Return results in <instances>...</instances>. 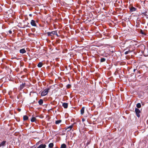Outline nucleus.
Listing matches in <instances>:
<instances>
[{
    "label": "nucleus",
    "instance_id": "nucleus-1",
    "mask_svg": "<svg viewBox=\"0 0 148 148\" xmlns=\"http://www.w3.org/2000/svg\"><path fill=\"white\" fill-rule=\"evenodd\" d=\"M50 88H47L44 89L41 92V96H44L48 94Z\"/></svg>",
    "mask_w": 148,
    "mask_h": 148
},
{
    "label": "nucleus",
    "instance_id": "nucleus-2",
    "mask_svg": "<svg viewBox=\"0 0 148 148\" xmlns=\"http://www.w3.org/2000/svg\"><path fill=\"white\" fill-rule=\"evenodd\" d=\"M73 124L72 125L68 127L67 128H65V130H66L67 132H69V131H71V130L73 132V129H72V128L73 127Z\"/></svg>",
    "mask_w": 148,
    "mask_h": 148
},
{
    "label": "nucleus",
    "instance_id": "nucleus-3",
    "mask_svg": "<svg viewBox=\"0 0 148 148\" xmlns=\"http://www.w3.org/2000/svg\"><path fill=\"white\" fill-rule=\"evenodd\" d=\"M135 112L136 113L137 116L139 117L140 116V110L137 108H136L135 109Z\"/></svg>",
    "mask_w": 148,
    "mask_h": 148
},
{
    "label": "nucleus",
    "instance_id": "nucleus-4",
    "mask_svg": "<svg viewBox=\"0 0 148 148\" xmlns=\"http://www.w3.org/2000/svg\"><path fill=\"white\" fill-rule=\"evenodd\" d=\"M30 24L33 26L37 27V25L36 24V21L34 20H31Z\"/></svg>",
    "mask_w": 148,
    "mask_h": 148
},
{
    "label": "nucleus",
    "instance_id": "nucleus-5",
    "mask_svg": "<svg viewBox=\"0 0 148 148\" xmlns=\"http://www.w3.org/2000/svg\"><path fill=\"white\" fill-rule=\"evenodd\" d=\"M25 86V83H23L20 85V86L18 88L19 90H22L24 88Z\"/></svg>",
    "mask_w": 148,
    "mask_h": 148
},
{
    "label": "nucleus",
    "instance_id": "nucleus-6",
    "mask_svg": "<svg viewBox=\"0 0 148 148\" xmlns=\"http://www.w3.org/2000/svg\"><path fill=\"white\" fill-rule=\"evenodd\" d=\"M46 145L45 144H41L37 148H45Z\"/></svg>",
    "mask_w": 148,
    "mask_h": 148
},
{
    "label": "nucleus",
    "instance_id": "nucleus-7",
    "mask_svg": "<svg viewBox=\"0 0 148 148\" xmlns=\"http://www.w3.org/2000/svg\"><path fill=\"white\" fill-rule=\"evenodd\" d=\"M20 52L21 53H24L26 52V51L24 49H22L20 50Z\"/></svg>",
    "mask_w": 148,
    "mask_h": 148
},
{
    "label": "nucleus",
    "instance_id": "nucleus-8",
    "mask_svg": "<svg viewBox=\"0 0 148 148\" xmlns=\"http://www.w3.org/2000/svg\"><path fill=\"white\" fill-rule=\"evenodd\" d=\"M62 106L65 108H67L68 107V104L67 103H64L62 104Z\"/></svg>",
    "mask_w": 148,
    "mask_h": 148
},
{
    "label": "nucleus",
    "instance_id": "nucleus-9",
    "mask_svg": "<svg viewBox=\"0 0 148 148\" xmlns=\"http://www.w3.org/2000/svg\"><path fill=\"white\" fill-rule=\"evenodd\" d=\"M28 117L27 115H24L23 116V120L24 121H26L28 120Z\"/></svg>",
    "mask_w": 148,
    "mask_h": 148
},
{
    "label": "nucleus",
    "instance_id": "nucleus-10",
    "mask_svg": "<svg viewBox=\"0 0 148 148\" xmlns=\"http://www.w3.org/2000/svg\"><path fill=\"white\" fill-rule=\"evenodd\" d=\"M136 8L132 7L130 8V11L132 12L135 11L136 10Z\"/></svg>",
    "mask_w": 148,
    "mask_h": 148
},
{
    "label": "nucleus",
    "instance_id": "nucleus-11",
    "mask_svg": "<svg viewBox=\"0 0 148 148\" xmlns=\"http://www.w3.org/2000/svg\"><path fill=\"white\" fill-rule=\"evenodd\" d=\"M43 101L42 99H40L38 101V103L40 105H42L43 103Z\"/></svg>",
    "mask_w": 148,
    "mask_h": 148
},
{
    "label": "nucleus",
    "instance_id": "nucleus-12",
    "mask_svg": "<svg viewBox=\"0 0 148 148\" xmlns=\"http://www.w3.org/2000/svg\"><path fill=\"white\" fill-rule=\"evenodd\" d=\"M36 120V118L35 117H33L31 119V121L32 122H35Z\"/></svg>",
    "mask_w": 148,
    "mask_h": 148
},
{
    "label": "nucleus",
    "instance_id": "nucleus-13",
    "mask_svg": "<svg viewBox=\"0 0 148 148\" xmlns=\"http://www.w3.org/2000/svg\"><path fill=\"white\" fill-rule=\"evenodd\" d=\"M84 107H82L81 110V114H83L84 112Z\"/></svg>",
    "mask_w": 148,
    "mask_h": 148
},
{
    "label": "nucleus",
    "instance_id": "nucleus-14",
    "mask_svg": "<svg viewBox=\"0 0 148 148\" xmlns=\"http://www.w3.org/2000/svg\"><path fill=\"white\" fill-rule=\"evenodd\" d=\"M42 65V63L41 62H40L38 64L37 66L38 67H41Z\"/></svg>",
    "mask_w": 148,
    "mask_h": 148
},
{
    "label": "nucleus",
    "instance_id": "nucleus-15",
    "mask_svg": "<svg viewBox=\"0 0 148 148\" xmlns=\"http://www.w3.org/2000/svg\"><path fill=\"white\" fill-rule=\"evenodd\" d=\"M66 145L65 144H62L61 146V147L60 148H66Z\"/></svg>",
    "mask_w": 148,
    "mask_h": 148
},
{
    "label": "nucleus",
    "instance_id": "nucleus-16",
    "mask_svg": "<svg viewBox=\"0 0 148 148\" xmlns=\"http://www.w3.org/2000/svg\"><path fill=\"white\" fill-rule=\"evenodd\" d=\"M53 143H50L49 145V147L50 148H52L53 146Z\"/></svg>",
    "mask_w": 148,
    "mask_h": 148
},
{
    "label": "nucleus",
    "instance_id": "nucleus-17",
    "mask_svg": "<svg viewBox=\"0 0 148 148\" xmlns=\"http://www.w3.org/2000/svg\"><path fill=\"white\" fill-rule=\"evenodd\" d=\"M61 122H62L61 120H57L55 121V124H58L59 123H61Z\"/></svg>",
    "mask_w": 148,
    "mask_h": 148
},
{
    "label": "nucleus",
    "instance_id": "nucleus-18",
    "mask_svg": "<svg viewBox=\"0 0 148 148\" xmlns=\"http://www.w3.org/2000/svg\"><path fill=\"white\" fill-rule=\"evenodd\" d=\"M47 34L48 36H53V35H52V34H51V32H48L47 33Z\"/></svg>",
    "mask_w": 148,
    "mask_h": 148
},
{
    "label": "nucleus",
    "instance_id": "nucleus-19",
    "mask_svg": "<svg viewBox=\"0 0 148 148\" xmlns=\"http://www.w3.org/2000/svg\"><path fill=\"white\" fill-rule=\"evenodd\" d=\"M6 143V141H4V140L0 144L1 145V146H4L5 145V144Z\"/></svg>",
    "mask_w": 148,
    "mask_h": 148
},
{
    "label": "nucleus",
    "instance_id": "nucleus-20",
    "mask_svg": "<svg viewBox=\"0 0 148 148\" xmlns=\"http://www.w3.org/2000/svg\"><path fill=\"white\" fill-rule=\"evenodd\" d=\"M106 59L104 58H101L100 60V62H103L105 61Z\"/></svg>",
    "mask_w": 148,
    "mask_h": 148
},
{
    "label": "nucleus",
    "instance_id": "nucleus-21",
    "mask_svg": "<svg viewBox=\"0 0 148 148\" xmlns=\"http://www.w3.org/2000/svg\"><path fill=\"white\" fill-rule=\"evenodd\" d=\"M136 107L138 108H139L141 107V105L140 103H138L136 104Z\"/></svg>",
    "mask_w": 148,
    "mask_h": 148
},
{
    "label": "nucleus",
    "instance_id": "nucleus-22",
    "mask_svg": "<svg viewBox=\"0 0 148 148\" xmlns=\"http://www.w3.org/2000/svg\"><path fill=\"white\" fill-rule=\"evenodd\" d=\"M56 31H53L51 32V33L52 34V35H55V34H56Z\"/></svg>",
    "mask_w": 148,
    "mask_h": 148
},
{
    "label": "nucleus",
    "instance_id": "nucleus-23",
    "mask_svg": "<svg viewBox=\"0 0 148 148\" xmlns=\"http://www.w3.org/2000/svg\"><path fill=\"white\" fill-rule=\"evenodd\" d=\"M131 52V51L129 49V50L128 51H126L125 52V55H127L129 53Z\"/></svg>",
    "mask_w": 148,
    "mask_h": 148
},
{
    "label": "nucleus",
    "instance_id": "nucleus-24",
    "mask_svg": "<svg viewBox=\"0 0 148 148\" xmlns=\"http://www.w3.org/2000/svg\"><path fill=\"white\" fill-rule=\"evenodd\" d=\"M29 25V23H27V25H25L24 26H25V27H30V26L29 25Z\"/></svg>",
    "mask_w": 148,
    "mask_h": 148
},
{
    "label": "nucleus",
    "instance_id": "nucleus-25",
    "mask_svg": "<svg viewBox=\"0 0 148 148\" xmlns=\"http://www.w3.org/2000/svg\"><path fill=\"white\" fill-rule=\"evenodd\" d=\"M71 86V85L70 84H68L67 86L66 87L67 88H70Z\"/></svg>",
    "mask_w": 148,
    "mask_h": 148
},
{
    "label": "nucleus",
    "instance_id": "nucleus-26",
    "mask_svg": "<svg viewBox=\"0 0 148 148\" xmlns=\"http://www.w3.org/2000/svg\"><path fill=\"white\" fill-rule=\"evenodd\" d=\"M146 13H147V12H144L143 13H142V14H143V15H144V16H148V15H147L146 14Z\"/></svg>",
    "mask_w": 148,
    "mask_h": 148
},
{
    "label": "nucleus",
    "instance_id": "nucleus-27",
    "mask_svg": "<svg viewBox=\"0 0 148 148\" xmlns=\"http://www.w3.org/2000/svg\"><path fill=\"white\" fill-rule=\"evenodd\" d=\"M8 32L10 34H11L12 33V31L11 30H9L8 31Z\"/></svg>",
    "mask_w": 148,
    "mask_h": 148
},
{
    "label": "nucleus",
    "instance_id": "nucleus-28",
    "mask_svg": "<svg viewBox=\"0 0 148 148\" xmlns=\"http://www.w3.org/2000/svg\"><path fill=\"white\" fill-rule=\"evenodd\" d=\"M140 32L142 34H145L143 32V31H142V30H140Z\"/></svg>",
    "mask_w": 148,
    "mask_h": 148
},
{
    "label": "nucleus",
    "instance_id": "nucleus-29",
    "mask_svg": "<svg viewBox=\"0 0 148 148\" xmlns=\"http://www.w3.org/2000/svg\"><path fill=\"white\" fill-rule=\"evenodd\" d=\"M39 143H41V141H39L38 142V143H37L36 144L37 145H38V144Z\"/></svg>",
    "mask_w": 148,
    "mask_h": 148
},
{
    "label": "nucleus",
    "instance_id": "nucleus-30",
    "mask_svg": "<svg viewBox=\"0 0 148 148\" xmlns=\"http://www.w3.org/2000/svg\"><path fill=\"white\" fill-rule=\"evenodd\" d=\"M18 111L20 112V111H21V109L18 108Z\"/></svg>",
    "mask_w": 148,
    "mask_h": 148
},
{
    "label": "nucleus",
    "instance_id": "nucleus-31",
    "mask_svg": "<svg viewBox=\"0 0 148 148\" xmlns=\"http://www.w3.org/2000/svg\"><path fill=\"white\" fill-rule=\"evenodd\" d=\"M55 35L57 36V37H58L59 36L58 35V34L57 33V32H56V34H55Z\"/></svg>",
    "mask_w": 148,
    "mask_h": 148
},
{
    "label": "nucleus",
    "instance_id": "nucleus-32",
    "mask_svg": "<svg viewBox=\"0 0 148 148\" xmlns=\"http://www.w3.org/2000/svg\"><path fill=\"white\" fill-rule=\"evenodd\" d=\"M78 20H79V19H78L77 21H76V23H79V22L78 21Z\"/></svg>",
    "mask_w": 148,
    "mask_h": 148
},
{
    "label": "nucleus",
    "instance_id": "nucleus-33",
    "mask_svg": "<svg viewBox=\"0 0 148 148\" xmlns=\"http://www.w3.org/2000/svg\"><path fill=\"white\" fill-rule=\"evenodd\" d=\"M71 134H72V135H73V136H74V133H73H73H72V132H71Z\"/></svg>",
    "mask_w": 148,
    "mask_h": 148
},
{
    "label": "nucleus",
    "instance_id": "nucleus-34",
    "mask_svg": "<svg viewBox=\"0 0 148 148\" xmlns=\"http://www.w3.org/2000/svg\"><path fill=\"white\" fill-rule=\"evenodd\" d=\"M76 40V42L77 43L78 42V41H77V39H76V38H75V40Z\"/></svg>",
    "mask_w": 148,
    "mask_h": 148
},
{
    "label": "nucleus",
    "instance_id": "nucleus-35",
    "mask_svg": "<svg viewBox=\"0 0 148 148\" xmlns=\"http://www.w3.org/2000/svg\"><path fill=\"white\" fill-rule=\"evenodd\" d=\"M82 121H85V119H82Z\"/></svg>",
    "mask_w": 148,
    "mask_h": 148
},
{
    "label": "nucleus",
    "instance_id": "nucleus-36",
    "mask_svg": "<svg viewBox=\"0 0 148 148\" xmlns=\"http://www.w3.org/2000/svg\"><path fill=\"white\" fill-rule=\"evenodd\" d=\"M29 16H31V17H32V14H29Z\"/></svg>",
    "mask_w": 148,
    "mask_h": 148
},
{
    "label": "nucleus",
    "instance_id": "nucleus-37",
    "mask_svg": "<svg viewBox=\"0 0 148 148\" xmlns=\"http://www.w3.org/2000/svg\"><path fill=\"white\" fill-rule=\"evenodd\" d=\"M136 70V69H134L133 71H134V72H135V71Z\"/></svg>",
    "mask_w": 148,
    "mask_h": 148
},
{
    "label": "nucleus",
    "instance_id": "nucleus-38",
    "mask_svg": "<svg viewBox=\"0 0 148 148\" xmlns=\"http://www.w3.org/2000/svg\"><path fill=\"white\" fill-rule=\"evenodd\" d=\"M76 67L77 68V66H75V69H76Z\"/></svg>",
    "mask_w": 148,
    "mask_h": 148
},
{
    "label": "nucleus",
    "instance_id": "nucleus-39",
    "mask_svg": "<svg viewBox=\"0 0 148 148\" xmlns=\"http://www.w3.org/2000/svg\"><path fill=\"white\" fill-rule=\"evenodd\" d=\"M128 49V47H127L125 49V50L127 49Z\"/></svg>",
    "mask_w": 148,
    "mask_h": 148
},
{
    "label": "nucleus",
    "instance_id": "nucleus-40",
    "mask_svg": "<svg viewBox=\"0 0 148 148\" xmlns=\"http://www.w3.org/2000/svg\"><path fill=\"white\" fill-rule=\"evenodd\" d=\"M17 98L18 99H19V98L18 97V96H17Z\"/></svg>",
    "mask_w": 148,
    "mask_h": 148
},
{
    "label": "nucleus",
    "instance_id": "nucleus-41",
    "mask_svg": "<svg viewBox=\"0 0 148 148\" xmlns=\"http://www.w3.org/2000/svg\"><path fill=\"white\" fill-rule=\"evenodd\" d=\"M75 32H76V33H77V31H75Z\"/></svg>",
    "mask_w": 148,
    "mask_h": 148
},
{
    "label": "nucleus",
    "instance_id": "nucleus-42",
    "mask_svg": "<svg viewBox=\"0 0 148 148\" xmlns=\"http://www.w3.org/2000/svg\"><path fill=\"white\" fill-rule=\"evenodd\" d=\"M1 146V144H0V147Z\"/></svg>",
    "mask_w": 148,
    "mask_h": 148
},
{
    "label": "nucleus",
    "instance_id": "nucleus-43",
    "mask_svg": "<svg viewBox=\"0 0 148 148\" xmlns=\"http://www.w3.org/2000/svg\"><path fill=\"white\" fill-rule=\"evenodd\" d=\"M77 26V25H75V26Z\"/></svg>",
    "mask_w": 148,
    "mask_h": 148
},
{
    "label": "nucleus",
    "instance_id": "nucleus-44",
    "mask_svg": "<svg viewBox=\"0 0 148 148\" xmlns=\"http://www.w3.org/2000/svg\"><path fill=\"white\" fill-rule=\"evenodd\" d=\"M74 124H76V123L75 122Z\"/></svg>",
    "mask_w": 148,
    "mask_h": 148
},
{
    "label": "nucleus",
    "instance_id": "nucleus-45",
    "mask_svg": "<svg viewBox=\"0 0 148 148\" xmlns=\"http://www.w3.org/2000/svg\"><path fill=\"white\" fill-rule=\"evenodd\" d=\"M73 64H74V62H73Z\"/></svg>",
    "mask_w": 148,
    "mask_h": 148
},
{
    "label": "nucleus",
    "instance_id": "nucleus-46",
    "mask_svg": "<svg viewBox=\"0 0 148 148\" xmlns=\"http://www.w3.org/2000/svg\"><path fill=\"white\" fill-rule=\"evenodd\" d=\"M75 51H76V50H75Z\"/></svg>",
    "mask_w": 148,
    "mask_h": 148
},
{
    "label": "nucleus",
    "instance_id": "nucleus-47",
    "mask_svg": "<svg viewBox=\"0 0 148 148\" xmlns=\"http://www.w3.org/2000/svg\"><path fill=\"white\" fill-rule=\"evenodd\" d=\"M76 72H75H75H74V73H75Z\"/></svg>",
    "mask_w": 148,
    "mask_h": 148
}]
</instances>
